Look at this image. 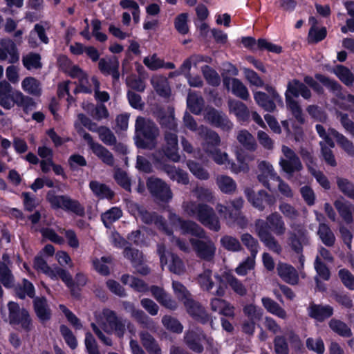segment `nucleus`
Instances as JSON below:
<instances>
[{"label":"nucleus","instance_id":"obj_1","mask_svg":"<svg viewBox=\"0 0 354 354\" xmlns=\"http://www.w3.org/2000/svg\"><path fill=\"white\" fill-rule=\"evenodd\" d=\"M255 229L261 241L270 250L279 253L281 248L272 235L271 232L277 236L283 235L286 226L282 216L278 212H273L266 217V220L257 219Z\"/></svg>","mask_w":354,"mask_h":354},{"label":"nucleus","instance_id":"obj_2","mask_svg":"<svg viewBox=\"0 0 354 354\" xmlns=\"http://www.w3.org/2000/svg\"><path fill=\"white\" fill-rule=\"evenodd\" d=\"M160 130L150 119L138 116L135 123L134 142L138 149L152 150L157 145Z\"/></svg>","mask_w":354,"mask_h":354},{"label":"nucleus","instance_id":"obj_3","mask_svg":"<svg viewBox=\"0 0 354 354\" xmlns=\"http://www.w3.org/2000/svg\"><path fill=\"white\" fill-rule=\"evenodd\" d=\"M16 105L23 109L26 114L36 107L35 100L20 91L13 90L12 86L3 80L0 82V106L4 109L10 110Z\"/></svg>","mask_w":354,"mask_h":354},{"label":"nucleus","instance_id":"obj_4","mask_svg":"<svg viewBox=\"0 0 354 354\" xmlns=\"http://www.w3.org/2000/svg\"><path fill=\"white\" fill-rule=\"evenodd\" d=\"M46 199L53 209H62L80 216L84 214V207L77 200L68 195H57L55 191L51 189L47 192Z\"/></svg>","mask_w":354,"mask_h":354},{"label":"nucleus","instance_id":"obj_5","mask_svg":"<svg viewBox=\"0 0 354 354\" xmlns=\"http://www.w3.org/2000/svg\"><path fill=\"white\" fill-rule=\"evenodd\" d=\"M191 212L205 227L216 232L221 230L219 218L214 209L209 205L205 203H198L194 206Z\"/></svg>","mask_w":354,"mask_h":354},{"label":"nucleus","instance_id":"obj_6","mask_svg":"<svg viewBox=\"0 0 354 354\" xmlns=\"http://www.w3.org/2000/svg\"><path fill=\"white\" fill-rule=\"evenodd\" d=\"M315 78V80L310 75H306L304 77L303 83L308 87L311 88L317 94L322 95L324 91L323 86L317 81L328 89L329 91L335 93L337 95L342 92V86L337 81L321 73H316Z\"/></svg>","mask_w":354,"mask_h":354},{"label":"nucleus","instance_id":"obj_7","mask_svg":"<svg viewBox=\"0 0 354 354\" xmlns=\"http://www.w3.org/2000/svg\"><path fill=\"white\" fill-rule=\"evenodd\" d=\"M8 308L10 324L21 325L24 331L30 332L32 328V322L28 310L20 308L19 305L15 301H9Z\"/></svg>","mask_w":354,"mask_h":354},{"label":"nucleus","instance_id":"obj_8","mask_svg":"<svg viewBox=\"0 0 354 354\" xmlns=\"http://www.w3.org/2000/svg\"><path fill=\"white\" fill-rule=\"evenodd\" d=\"M136 209L142 223L147 225L154 224L156 227L167 235L172 234L173 232L168 227L165 218L156 212H149L144 206L136 204Z\"/></svg>","mask_w":354,"mask_h":354},{"label":"nucleus","instance_id":"obj_9","mask_svg":"<svg viewBox=\"0 0 354 354\" xmlns=\"http://www.w3.org/2000/svg\"><path fill=\"white\" fill-rule=\"evenodd\" d=\"M147 187L156 200L167 203L172 198V192L169 186L160 178L153 176L148 178Z\"/></svg>","mask_w":354,"mask_h":354},{"label":"nucleus","instance_id":"obj_10","mask_svg":"<svg viewBox=\"0 0 354 354\" xmlns=\"http://www.w3.org/2000/svg\"><path fill=\"white\" fill-rule=\"evenodd\" d=\"M77 132L86 141L93 153L101 159L104 163L110 166L113 165V156L106 147L98 142H94L91 135L86 132L82 128L79 129Z\"/></svg>","mask_w":354,"mask_h":354},{"label":"nucleus","instance_id":"obj_11","mask_svg":"<svg viewBox=\"0 0 354 354\" xmlns=\"http://www.w3.org/2000/svg\"><path fill=\"white\" fill-rule=\"evenodd\" d=\"M183 304L187 313L196 322L201 324H206L208 322H210L211 324L213 323L210 315L207 313L205 308L192 297L185 300Z\"/></svg>","mask_w":354,"mask_h":354},{"label":"nucleus","instance_id":"obj_12","mask_svg":"<svg viewBox=\"0 0 354 354\" xmlns=\"http://www.w3.org/2000/svg\"><path fill=\"white\" fill-rule=\"evenodd\" d=\"M189 242L196 252V256L204 261H212L216 253V246L214 242L209 239L206 241L198 239L191 238Z\"/></svg>","mask_w":354,"mask_h":354},{"label":"nucleus","instance_id":"obj_13","mask_svg":"<svg viewBox=\"0 0 354 354\" xmlns=\"http://www.w3.org/2000/svg\"><path fill=\"white\" fill-rule=\"evenodd\" d=\"M248 201L252 203V206L259 210H263L266 206H272L276 202L274 196L269 194L265 190H259L255 193L252 189L247 188L245 190Z\"/></svg>","mask_w":354,"mask_h":354},{"label":"nucleus","instance_id":"obj_14","mask_svg":"<svg viewBox=\"0 0 354 354\" xmlns=\"http://www.w3.org/2000/svg\"><path fill=\"white\" fill-rule=\"evenodd\" d=\"M205 118L212 126L220 128L225 131H229L233 127V124L227 115L214 107L206 109Z\"/></svg>","mask_w":354,"mask_h":354},{"label":"nucleus","instance_id":"obj_15","mask_svg":"<svg viewBox=\"0 0 354 354\" xmlns=\"http://www.w3.org/2000/svg\"><path fill=\"white\" fill-rule=\"evenodd\" d=\"M123 255L131 261L132 266L138 274L142 276L149 274L150 268L148 266L144 264V256L139 250L130 246L125 247L123 250Z\"/></svg>","mask_w":354,"mask_h":354},{"label":"nucleus","instance_id":"obj_16","mask_svg":"<svg viewBox=\"0 0 354 354\" xmlns=\"http://www.w3.org/2000/svg\"><path fill=\"white\" fill-rule=\"evenodd\" d=\"M103 314L110 329L117 337H123L126 332V326L129 327L130 322L127 319L118 316L116 313L112 310H106Z\"/></svg>","mask_w":354,"mask_h":354},{"label":"nucleus","instance_id":"obj_17","mask_svg":"<svg viewBox=\"0 0 354 354\" xmlns=\"http://www.w3.org/2000/svg\"><path fill=\"white\" fill-rule=\"evenodd\" d=\"M120 62L116 57L109 59L107 62L104 58H101L98 62V68L104 75H111L113 86L119 84L120 82Z\"/></svg>","mask_w":354,"mask_h":354},{"label":"nucleus","instance_id":"obj_18","mask_svg":"<svg viewBox=\"0 0 354 354\" xmlns=\"http://www.w3.org/2000/svg\"><path fill=\"white\" fill-rule=\"evenodd\" d=\"M206 338V334L202 329L190 330L184 335V341L187 347L196 353H203L204 348L202 344L203 339Z\"/></svg>","mask_w":354,"mask_h":354},{"label":"nucleus","instance_id":"obj_19","mask_svg":"<svg viewBox=\"0 0 354 354\" xmlns=\"http://www.w3.org/2000/svg\"><path fill=\"white\" fill-rule=\"evenodd\" d=\"M165 140L166 144L163 147L162 150L165 156L175 162H179L180 156L178 151V136L176 131H165Z\"/></svg>","mask_w":354,"mask_h":354},{"label":"nucleus","instance_id":"obj_20","mask_svg":"<svg viewBox=\"0 0 354 354\" xmlns=\"http://www.w3.org/2000/svg\"><path fill=\"white\" fill-rule=\"evenodd\" d=\"M174 223H178L183 234H190L192 236L202 239L205 236V230L196 222L190 220H184L177 215H174L173 220Z\"/></svg>","mask_w":354,"mask_h":354},{"label":"nucleus","instance_id":"obj_21","mask_svg":"<svg viewBox=\"0 0 354 354\" xmlns=\"http://www.w3.org/2000/svg\"><path fill=\"white\" fill-rule=\"evenodd\" d=\"M308 315L317 322H322L333 314V308L329 305L323 306L311 302L307 308Z\"/></svg>","mask_w":354,"mask_h":354},{"label":"nucleus","instance_id":"obj_22","mask_svg":"<svg viewBox=\"0 0 354 354\" xmlns=\"http://www.w3.org/2000/svg\"><path fill=\"white\" fill-rule=\"evenodd\" d=\"M285 94L291 95L295 98L301 96L305 100H308L312 96L310 88L297 79H293L288 82Z\"/></svg>","mask_w":354,"mask_h":354},{"label":"nucleus","instance_id":"obj_23","mask_svg":"<svg viewBox=\"0 0 354 354\" xmlns=\"http://www.w3.org/2000/svg\"><path fill=\"white\" fill-rule=\"evenodd\" d=\"M33 308L39 321L44 323L52 317V311L45 297H36L33 299Z\"/></svg>","mask_w":354,"mask_h":354},{"label":"nucleus","instance_id":"obj_24","mask_svg":"<svg viewBox=\"0 0 354 354\" xmlns=\"http://www.w3.org/2000/svg\"><path fill=\"white\" fill-rule=\"evenodd\" d=\"M89 188L99 199H107L111 201L113 200L115 195V192L108 185L97 180H91L89 183Z\"/></svg>","mask_w":354,"mask_h":354},{"label":"nucleus","instance_id":"obj_25","mask_svg":"<svg viewBox=\"0 0 354 354\" xmlns=\"http://www.w3.org/2000/svg\"><path fill=\"white\" fill-rule=\"evenodd\" d=\"M278 275L286 283L295 285L298 283L299 277L295 268L287 263H280L277 268Z\"/></svg>","mask_w":354,"mask_h":354},{"label":"nucleus","instance_id":"obj_26","mask_svg":"<svg viewBox=\"0 0 354 354\" xmlns=\"http://www.w3.org/2000/svg\"><path fill=\"white\" fill-rule=\"evenodd\" d=\"M254 99L258 106L266 111L273 112L276 109L275 102L277 100H274L272 97L263 91L254 92Z\"/></svg>","mask_w":354,"mask_h":354},{"label":"nucleus","instance_id":"obj_27","mask_svg":"<svg viewBox=\"0 0 354 354\" xmlns=\"http://www.w3.org/2000/svg\"><path fill=\"white\" fill-rule=\"evenodd\" d=\"M261 303L264 308L270 314H272L281 319H285L287 317L286 311L272 299L263 297Z\"/></svg>","mask_w":354,"mask_h":354},{"label":"nucleus","instance_id":"obj_28","mask_svg":"<svg viewBox=\"0 0 354 354\" xmlns=\"http://www.w3.org/2000/svg\"><path fill=\"white\" fill-rule=\"evenodd\" d=\"M329 131L330 135L333 136L336 140V142L339 147L342 148L349 156H354L353 143L336 129L330 128Z\"/></svg>","mask_w":354,"mask_h":354},{"label":"nucleus","instance_id":"obj_29","mask_svg":"<svg viewBox=\"0 0 354 354\" xmlns=\"http://www.w3.org/2000/svg\"><path fill=\"white\" fill-rule=\"evenodd\" d=\"M229 106L239 122H247L249 121L250 111L243 102L239 100L230 102Z\"/></svg>","mask_w":354,"mask_h":354},{"label":"nucleus","instance_id":"obj_30","mask_svg":"<svg viewBox=\"0 0 354 354\" xmlns=\"http://www.w3.org/2000/svg\"><path fill=\"white\" fill-rule=\"evenodd\" d=\"M334 206L339 216L347 224H350L353 221L351 208L354 207V206L350 202L336 200L334 202Z\"/></svg>","mask_w":354,"mask_h":354},{"label":"nucleus","instance_id":"obj_31","mask_svg":"<svg viewBox=\"0 0 354 354\" xmlns=\"http://www.w3.org/2000/svg\"><path fill=\"white\" fill-rule=\"evenodd\" d=\"M317 234L326 247H333L335 243V236L330 226L324 223H319Z\"/></svg>","mask_w":354,"mask_h":354},{"label":"nucleus","instance_id":"obj_32","mask_svg":"<svg viewBox=\"0 0 354 354\" xmlns=\"http://www.w3.org/2000/svg\"><path fill=\"white\" fill-rule=\"evenodd\" d=\"M21 87L25 92L33 96L39 97L41 95V84L35 77H25L21 82Z\"/></svg>","mask_w":354,"mask_h":354},{"label":"nucleus","instance_id":"obj_33","mask_svg":"<svg viewBox=\"0 0 354 354\" xmlns=\"http://www.w3.org/2000/svg\"><path fill=\"white\" fill-rule=\"evenodd\" d=\"M140 340L142 346L149 354H161V349L154 337L148 332L140 333Z\"/></svg>","mask_w":354,"mask_h":354},{"label":"nucleus","instance_id":"obj_34","mask_svg":"<svg viewBox=\"0 0 354 354\" xmlns=\"http://www.w3.org/2000/svg\"><path fill=\"white\" fill-rule=\"evenodd\" d=\"M332 72L339 80L347 86H351L354 82V75L350 69L343 65H337Z\"/></svg>","mask_w":354,"mask_h":354},{"label":"nucleus","instance_id":"obj_35","mask_svg":"<svg viewBox=\"0 0 354 354\" xmlns=\"http://www.w3.org/2000/svg\"><path fill=\"white\" fill-rule=\"evenodd\" d=\"M239 142L248 151H255L257 144L254 136L248 130H241L237 136Z\"/></svg>","mask_w":354,"mask_h":354},{"label":"nucleus","instance_id":"obj_36","mask_svg":"<svg viewBox=\"0 0 354 354\" xmlns=\"http://www.w3.org/2000/svg\"><path fill=\"white\" fill-rule=\"evenodd\" d=\"M22 286H19L15 288L16 296L20 299H24L26 296L32 299L35 298V288L32 283L26 279L22 281Z\"/></svg>","mask_w":354,"mask_h":354},{"label":"nucleus","instance_id":"obj_37","mask_svg":"<svg viewBox=\"0 0 354 354\" xmlns=\"http://www.w3.org/2000/svg\"><path fill=\"white\" fill-rule=\"evenodd\" d=\"M41 55L39 53L30 52L23 56L22 63L24 66L28 71L32 69H40L42 67Z\"/></svg>","mask_w":354,"mask_h":354},{"label":"nucleus","instance_id":"obj_38","mask_svg":"<svg viewBox=\"0 0 354 354\" xmlns=\"http://www.w3.org/2000/svg\"><path fill=\"white\" fill-rule=\"evenodd\" d=\"M201 71L205 80L209 85L214 87L220 85L221 77L215 69L209 65H205L202 66Z\"/></svg>","mask_w":354,"mask_h":354},{"label":"nucleus","instance_id":"obj_39","mask_svg":"<svg viewBox=\"0 0 354 354\" xmlns=\"http://www.w3.org/2000/svg\"><path fill=\"white\" fill-rule=\"evenodd\" d=\"M187 166L190 172L199 180H207L209 178L208 171L203 167V165L192 160L187 161Z\"/></svg>","mask_w":354,"mask_h":354},{"label":"nucleus","instance_id":"obj_40","mask_svg":"<svg viewBox=\"0 0 354 354\" xmlns=\"http://www.w3.org/2000/svg\"><path fill=\"white\" fill-rule=\"evenodd\" d=\"M220 243L221 246L229 252H236L242 250L239 240L230 235L223 236L221 238Z\"/></svg>","mask_w":354,"mask_h":354},{"label":"nucleus","instance_id":"obj_41","mask_svg":"<svg viewBox=\"0 0 354 354\" xmlns=\"http://www.w3.org/2000/svg\"><path fill=\"white\" fill-rule=\"evenodd\" d=\"M328 324L332 330L342 337H350L353 335L351 329L341 320L332 319Z\"/></svg>","mask_w":354,"mask_h":354},{"label":"nucleus","instance_id":"obj_42","mask_svg":"<svg viewBox=\"0 0 354 354\" xmlns=\"http://www.w3.org/2000/svg\"><path fill=\"white\" fill-rule=\"evenodd\" d=\"M282 169L287 174H292L295 171H299L302 169V165L297 156L290 158L289 160L282 159L280 161Z\"/></svg>","mask_w":354,"mask_h":354},{"label":"nucleus","instance_id":"obj_43","mask_svg":"<svg viewBox=\"0 0 354 354\" xmlns=\"http://www.w3.org/2000/svg\"><path fill=\"white\" fill-rule=\"evenodd\" d=\"M217 185L223 193L231 194L236 189V182L230 176H221L217 179Z\"/></svg>","mask_w":354,"mask_h":354},{"label":"nucleus","instance_id":"obj_44","mask_svg":"<svg viewBox=\"0 0 354 354\" xmlns=\"http://www.w3.org/2000/svg\"><path fill=\"white\" fill-rule=\"evenodd\" d=\"M162 323L167 330L174 333L180 334L183 330V326L179 320L170 315H165L162 318Z\"/></svg>","mask_w":354,"mask_h":354},{"label":"nucleus","instance_id":"obj_45","mask_svg":"<svg viewBox=\"0 0 354 354\" xmlns=\"http://www.w3.org/2000/svg\"><path fill=\"white\" fill-rule=\"evenodd\" d=\"M232 91L236 97L247 101L250 97L248 88L237 78L232 80Z\"/></svg>","mask_w":354,"mask_h":354},{"label":"nucleus","instance_id":"obj_46","mask_svg":"<svg viewBox=\"0 0 354 354\" xmlns=\"http://www.w3.org/2000/svg\"><path fill=\"white\" fill-rule=\"evenodd\" d=\"M169 256L170 257V263L169 265V271L178 275L183 274L185 271L183 261L175 253L170 252L169 253Z\"/></svg>","mask_w":354,"mask_h":354},{"label":"nucleus","instance_id":"obj_47","mask_svg":"<svg viewBox=\"0 0 354 354\" xmlns=\"http://www.w3.org/2000/svg\"><path fill=\"white\" fill-rule=\"evenodd\" d=\"M224 277L226 282L230 285L234 292L240 296H244L246 295V288L242 282L236 278L232 274L225 273Z\"/></svg>","mask_w":354,"mask_h":354},{"label":"nucleus","instance_id":"obj_48","mask_svg":"<svg viewBox=\"0 0 354 354\" xmlns=\"http://www.w3.org/2000/svg\"><path fill=\"white\" fill-rule=\"evenodd\" d=\"M241 240L243 244L250 251L251 256L255 258L259 247L257 239L254 238L250 234L245 233L241 235Z\"/></svg>","mask_w":354,"mask_h":354},{"label":"nucleus","instance_id":"obj_49","mask_svg":"<svg viewBox=\"0 0 354 354\" xmlns=\"http://www.w3.org/2000/svg\"><path fill=\"white\" fill-rule=\"evenodd\" d=\"M122 216V210L118 207H113L101 216L102 221L106 227L118 221Z\"/></svg>","mask_w":354,"mask_h":354},{"label":"nucleus","instance_id":"obj_50","mask_svg":"<svg viewBox=\"0 0 354 354\" xmlns=\"http://www.w3.org/2000/svg\"><path fill=\"white\" fill-rule=\"evenodd\" d=\"M337 185L344 195L354 201V184L353 183L346 178H337Z\"/></svg>","mask_w":354,"mask_h":354},{"label":"nucleus","instance_id":"obj_51","mask_svg":"<svg viewBox=\"0 0 354 354\" xmlns=\"http://www.w3.org/2000/svg\"><path fill=\"white\" fill-rule=\"evenodd\" d=\"M59 332L70 348L74 350L77 347V338L66 325L62 324L59 326Z\"/></svg>","mask_w":354,"mask_h":354},{"label":"nucleus","instance_id":"obj_52","mask_svg":"<svg viewBox=\"0 0 354 354\" xmlns=\"http://www.w3.org/2000/svg\"><path fill=\"white\" fill-rule=\"evenodd\" d=\"M0 281L6 288H11L14 285V277L8 267L4 264H0Z\"/></svg>","mask_w":354,"mask_h":354},{"label":"nucleus","instance_id":"obj_53","mask_svg":"<svg viewBox=\"0 0 354 354\" xmlns=\"http://www.w3.org/2000/svg\"><path fill=\"white\" fill-rule=\"evenodd\" d=\"M100 140L106 145L112 146L116 144L117 138L109 128L101 126L97 128Z\"/></svg>","mask_w":354,"mask_h":354},{"label":"nucleus","instance_id":"obj_54","mask_svg":"<svg viewBox=\"0 0 354 354\" xmlns=\"http://www.w3.org/2000/svg\"><path fill=\"white\" fill-rule=\"evenodd\" d=\"M188 14L183 12L176 16L174 19V27L178 33L186 35L189 32Z\"/></svg>","mask_w":354,"mask_h":354},{"label":"nucleus","instance_id":"obj_55","mask_svg":"<svg viewBox=\"0 0 354 354\" xmlns=\"http://www.w3.org/2000/svg\"><path fill=\"white\" fill-rule=\"evenodd\" d=\"M60 310L65 315L68 322L75 328V329H81L82 328V324L81 323L80 319L71 310H69L65 305L60 304L59 306Z\"/></svg>","mask_w":354,"mask_h":354},{"label":"nucleus","instance_id":"obj_56","mask_svg":"<svg viewBox=\"0 0 354 354\" xmlns=\"http://www.w3.org/2000/svg\"><path fill=\"white\" fill-rule=\"evenodd\" d=\"M276 354H289V347L286 338L283 335H277L273 341Z\"/></svg>","mask_w":354,"mask_h":354},{"label":"nucleus","instance_id":"obj_57","mask_svg":"<svg viewBox=\"0 0 354 354\" xmlns=\"http://www.w3.org/2000/svg\"><path fill=\"white\" fill-rule=\"evenodd\" d=\"M115 182L127 192H131V180L126 171L118 169L114 174Z\"/></svg>","mask_w":354,"mask_h":354},{"label":"nucleus","instance_id":"obj_58","mask_svg":"<svg viewBox=\"0 0 354 354\" xmlns=\"http://www.w3.org/2000/svg\"><path fill=\"white\" fill-rule=\"evenodd\" d=\"M257 48L260 50H267L268 52L276 54H280L283 52V48L281 46L269 42L263 38L258 39Z\"/></svg>","mask_w":354,"mask_h":354},{"label":"nucleus","instance_id":"obj_59","mask_svg":"<svg viewBox=\"0 0 354 354\" xmlns=\"http://www.w3.org/2000/svg\"><path fill=\"white\" fill-rule=\"evenodd\" d=\"M327 36V30L325 27L318 28L311 27L308 32V39L313 43H318L324 40Z\"/></svg>","mask_w":354,"mask_h":354},{"label":"nucleus","instance_id":"obj_60","mask_svg":"<svg viewBox=\"0 0 354 354\" xmlns=\"http://www.w3.org/2000/svg\"><path fill=\"white\" fill-rule=\"evenodd\" d=\"M338 276L344 286L349 290H354V276L346 268L338 271Z\"/></svg>","mask_w":354,"mask_h":354},{"label":"nucleus","instance_id":"obj_61","mask_svg":"<svg viewBox=\"0 0 354 354\" xmlns=\"http://www.w3.org/2000/svg\"><path fill=\"white\" fill-rule=\"evenodd\" d=\"M187 105L190 112L195 115H199L203 109V99L196 96H189Z\"/></svg>","mask_w":354,"mask_h":354},{"label":"nucleus","instance_id":"obj_62","mask_svg":"<svg viewBox=\"0 0 354 354\" xmlns=\"http://www.w3.org/2000/svg\"><path fill=\"white\" fill-rule=\"evenodd\" d=\"M243 73L246 80L252 85L257 87H262L264 85L263 80L259 77L254 70L244 68Z\"/></svg>","mask_w":354,"mask_h":354},{"label":"nucleus","instance_id":"obj_63","mask_svg":"<svg viewBox=\"0 0 354 354\" xmlns=\"http://www.w3.org/2000/svg\"><path fill=\"white\" fill-rule=\"evenodd\" d=\"M84 342L88 354H100L96 340L91 332L86 333Z\"/></svg>","mask_w":354,"mask_h":354},{"label":"nucleus","instance_id":"obj_64","mask_svg":"<svg viewBox=\"0 0 354 354\" xmlns=\"http://www.w3.org/2000/svg\"><path fill=\"white\" fill-rule=\"evenodd\" d=\"M339 122L345 131L354 138V122L349 118L347 113L339 112Z\"/></svg>","mask_w":354,"mask_h":354}]
</instances>
